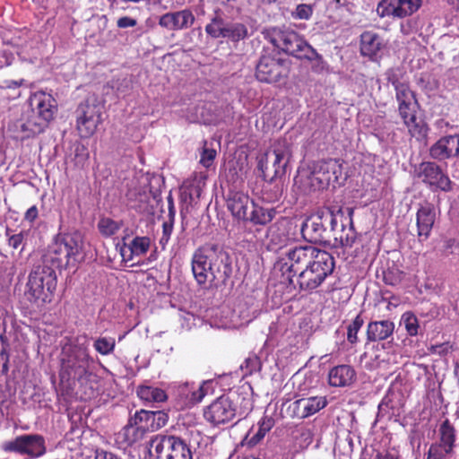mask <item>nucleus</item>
I'll list each match as a JSON object with an SVG mask.
<instances>
[{
    "label": "nucleus",
    "instance_id": "a19ab883",
    "mask_svg": "<svg viewBox=\"0 0 459 459\" xmlns=\"http://www.w3.org/2000/svg\"><path fill=\"white\" fill-rule=\"evenodd\" d=\"M401 321L403 324L406 333L409 336L413 337L418 334L420 325L419 320L414 313L411 311L403 313L402 315Z\"/></svg>",
    "mask_w": 459,
    "mask_h": 459
},
{
    "label": "nucleus",
    "instance_id": "6ab92c4d",
    "mask_svg": "<svg viewBox=\"0 0 459 459\" xmlns=\"http://www.w3.org/2000/svg\"><path fill=\"white\" fill-rule=\"evenodd\" d=\"M235 415L236 407L227 395L218 397L204 411V419L213 426L228 423Z\"/></svg>",
    "mask_w": 459,
    "mask_h": 459
},
{
    "label": "nucleus",
    "instance_id": "20e7f679",
    "mask_svg": "<svg viewBox=\"0 0 459 459\" xmlns=\"http://www.w3.org/2000/svg\"><path fill=\"white\" fill-rule=\"evenodd\" d=\"M342 207L327 206L307 218L301 226L303 238L314 244L330 245L338 227L339 218H343Z\"/></svg>",
    "mask_w": 459,
    "mask_h": 459
},
{
    "label": "nucleus",
    "instance_id": "3c124183",
    "mask_svg": "<svg viewBox=\"0 0 459 459\" xmlns=\"http://www.w3.org/2000/svg\"><path fill=\"white\" fill-rule=\"evenodd\" d=\"M372 459H401V455L396 448L390 447L377 451Z\"/></svg>",
    "mask_w": 459,
    "mask_h": 459
},
{
    "label": "nucleus",
    "instance_id": "2f4dec72",
    "mask_svg": "<svg viewBox=\"0 0 459 459\" xmlns=\"http://www.w3.org/2000/svg\"><path fill=\"white\" fill-rule=\"evenodd\" d=\"M227 22L223 19L221 14V11L217 10L214 13V16L211 19L210 22L205 26L206 34L212 39L222 38Z\"/></svg>",
    "mask_w": 459,
    "mask_h": 459
},
{
    "label": "nucleus",
    "instance_id": "b1692460",
    "mask_svg": "<svg viewBox=\"0 0 459 459\" xmlns=\"http://www.w3.org/2000/svg\"><path fill=\"white\" fill-rule=\"evenodd\" d=\"M346 212L348 218H345V221H347L348 226L344 224L342 218H339L341 221V229H334V236L333 237V240L334 246L339 245L342 247H351L357 238V233L355 231L352 221L354 209L348 207Z\"/></svg>",
    "mask_w": 459,
    "mask_h": 459
},
{
    "label": "nucleus",
    "instance_id": "bb28decb",
    "mask_svg": "<svg viewBox=\"0 0 459 459\" xmlns=\"http://www.w3.org/2000/svg\"><path fill=\"white\" fill-rule=\"evenodd\" d=\"M251 202L247 194L239 191L230 192L227 199V207L233 217L245 221L247 219V208Z\"/></svg>",
    "mask_w": 459,
    "mask_h": 459
},
{
    "label": "nucleus",
    "instance_id": "09e8293b",
    "mask_svg": "<svg viewBox=\"0 0 459 459\" xmlns=\"http://www.w3.org/2000/svg\"><path fill=\"white\" fill-rule=\"evenodd\" d=\"M6 235L8 236V246L13 249L21 248V252L24 249V240L27 233L21 231L17 234L9 236V229L6 230Z\"/></svg>",
    "mask_w": 459,
    "mask_h": 459
},
{
    "label": "nucleus",
    "instance_id": "5fc2aeb1",
    "mask_svg": "<svg viewBox=\"0 0 459 459\" xmlns=\"http://www.w3.org/2000/svg\"><path fill=\"white\" fill-rule=\"evenodd\" d=\"M10 354L5 348L0 351V377L6 376L9 371Z\"/></svg>",
    "mask_w": 459,
    "mask_h": 459
},
{
    "label": "nucleus",
    "instance_id": "13d9d810",
    "mask_svg": "<svg viewBox=\"0 0 459 459\" xmlns=\"http://www.w3.org/2000/svg\"><path fill=\"white\" fill-rule=\"evenodd\" d=\"M137 25V21L134 18H132L130 16H122L117 19V26L119 29H126L134 27Z\"/></svg>",
    "mask_w": 459,
    "mask_h": 459
},
{
    "label": "nucleus",
    "instance_id": "37998d69",
    "mask_svg": "<svg viewBox=\"0 0 459 459\" xmlns=\"http://www.w3.org/2000/svg\"><path fill=\"white\" fill-rule=\"evenodd\" d=\"M212 390V381H204L196 389L191 392L188 403L195 405L200 403Z\"/></svg>",
    "mask_w": 459,
    "mask_h": 459
},
{
    "label": "nucleus",
    "instance_id": "c85d7f7f",
    "mask_svg": "<svg viewBox=\"0 0 459 459\" xmlns=\"http://www.w3.org/2000/svg\"><path fill=\"white\" fill-rule=\"evenodd\" d=\"M382 48L380 37L373 31H365L360 36V54L374 60Z\"/></svg>",
    "mask_w": 459,
    "mask_h": 459
},
{
    "label": "nucleus",
    "instance_id": "6e6552de",
    "mask_svg": "<svg viewBox=\"0 0 459 459\" xmlns=\"http://www.w3.org/2000/svg\"><path fill=\"white\" fill-rule=\"evenodd\" d=\"M105 106L96 96H90L75 109V128L82 139L91 137L103 123Z\"/></svg>",
    "mask_w": 459,
    "mask_h": 459
},
{
    "label": "nucleus",
    "instance_id": "393cba45",
    "mask_svg": "<svg viewBox=\"0 0 459 459\" xmlns=\"http://www.w3.org/2000/svg\"><path fill=\"white\" fill-rule=\"evenodd\" d=\"M394 323L389 319L371 321L367 325V341L376 342L393 338Z\"/></svg>",
    "mask_w": 459,
    "mask_h": 459
},
{
    "label": "nucleus",
    "instance_id": "c9c22d12",
    "mask_svg": "<svg viewBox=\"0 0 459 459\" xmlns=\"http://www.w3.org/2000/svg\"><path fill=\"white\" fill-rule=\"evenodd\" d=\"M398 18L410 16L419 10L421 0H395Z\"/></svg>",
    "mask_w": 459,
    "mask_h": 459
},
{
    "label": "nucleus",
    "instance_id": "ddd939ff",
    "mask_svg": "<svg viewBox=\"0 0 459 459\" xmlns=\"http://www.w3.org/2000/svg\"><path fill=\"white\" fill-rule=\"evenodd\" d=\"M152 432L151 411L140 410L128 419L126 425L117 434V442L126 446L142 440Z\"/></svg>",
    "mask_w": 459,
    "mask_h": 459
},
{
    "label": "nucleus",
    "instance_id": "8fccbe9b",
    "mask_svg": "<svg viewBox=\"0 0 459 459\" xmlns=\"http://www.w3.org/2000/svg\"><path fill=\"white\" fill-rule=\"evenodd\" d=\"M313 14V7L310 4H300L296 7L295 12L292 13V16L295 19L308 20Z\"/></svg>",
    "mask_w": 459,
    "mask_h": 459
},
{
    "label": "nucleus",
    "instance_id": "864d4df0",
    "mask_svg": "<svg viewBox=\"0 0 459 459\" xmlns=\"http://www.w3.org/2000/svg\"><path fill=\"white\" fill-rule=\"evenodd\" d=\"M173 232V223L171 221H165L162 224V236L160 239V245L164 249L169 243L171 234Z\"/></svg>",
    "mask_w": 459,
    "mask_h": 459
},
{
    "label": "nucleus",
    "instance_id": "a18cd8bd",
    "mask_svg": "<svg viewBox=\"0 0 459 459\" xmlns=\"http://www.w3.org/2000/svg\"><path fill=\"white\" fill-rule=\"evenodd\" d=\"M395 0H381L377 7V13L380 17L398 18Z\"/></svg>",
    "mask_w": 459,
    "mask_h": 459
},
{
    "label": "nucleus",
    "instance_id": "dca6fc26",
    "mask_svg": "<svg viewBox=\"0 0 459 459\" xmlns=\"http://www.w3.org/2000/svg\"><path fill=\"white\" fill-rule=\"evenodd\" d=\"M335 261L330 254L325 258L316 262V265L298 275L297 284L300 291L312 292L318 288L325 279L333 273Z\"/></svg>",
    "mask_w": 459,
    "mask_h": 459
},
{
    "label": "nucleus",
    "instance_id": "603ef678",
    "mask_svg": "<svg viewBox=\"0 0 459 459\" xmlns=\"http://www.w3.org/2000/svg\"><path fill=\"white\" fill-rule=\"evenodd\" d=\"M215 157L216 151L214 149L204 148L201 153L200 163L205 168H210Z\"/></svg>",
    "mask_w": 459,
    "mask_h": 459
},
{
    "label": "nucleus",
    "instance_id": "c03bdc74",
    "mask_svg": "<svg viewBox=\"0 0 459 459\" xmlns=\"http://www.w3.org/2000/svg\"><path fill=\"white\" fill-rule=\"evenodd\" d=\"M403 272L396 267H390L383 271V281L390 286H396L403 280Z\"/></svg>",
    "mask_w": 459,
    "mask_h": 459
},
{
    "label": "nucleus",
    "instance_id": "4c0bfd02",
    "mask_svg": "<svg viewBox=\"0 0 459 459\" xmlns=\"http://www.w3.org/2000/svg\"><path fill=\"white\" fill-rule=\"evenodd\" d=\"M364 325V319L361 312L347 325V341L350 344L354 345L359 342L358 333Z\"/></svg>",
    "mask_w": 459,
    "mask_h": 459
},
{
    "label": "nucleus",
    "instance_id": "a878e982",
    "mask_svg": "<svg viewBox=\"0 0 459 459\" xmlns=\"http://www.w3.org/2000/svg\"><path fill=\"white\" fill-rule=\"evenodd\" d=\"M355 380L356 371L351 365H338L332 368L328 372V383L331 386H350Z\"/></svg>",
    "mask_w": 459,
    "mask_h": 459
},
{
    "label": "nucleus",
    "instance_id": "1a4fd4ad",
    "mask_svg": "<svg viewBox=\"0 0 459 459\" xmlns=\"http://www.w3.org/2000/svg\"><path fill=\"white\" fill-rule=\"evenodd\" d=\"M91 360L87 348L80 345L65 346L60 359L61 380H81L89 373Z\"/></svg>",
    "mask_w": 459,
    "mask_h": 459
},
{
    "label": "nucleus",
    "instance_id": "052dcab7",
    "mask_svg": "<svg viewBox=\"0 0 459 459\" xmlns=\"http://www.w3.org/2000/svg\"><path fill=\"white\" fill-rule=\"evenodd\" d=\"M94 459H121L111 452L103 449H96Z\"/></svg>",
    "mask_w": 459,
    "mask_h": 459
},
{
    "label": "nucleus",
    "instance_id": "a211bd4d",
    "mask_svg": "<svg viewBox=\"0 0 459 459\" xmlns=\"http://www.w3.org/2000/svg\"><path fill=\"white\" fill-rule=\"evenodd\" d=\"M414 177L423 183L434 186L442 191L452 190V182L441 167L434 161H422L414 168Z\"/></svg>",
    "mask_w": 459,
    "mask_h": 459
},
{
    "label": "nucleus",
    "instance_id": "79ce46f5",
    "mask_svg": "<svg viewBox=\"0 0 459 459\" xmlns=\"http://www.w3.org/2000/svg\"><path fill=\"white\" fill-rule=\"evenodd\" d=\"M116 341L112 337H99L95 340L93 347L101 355H108L115 350Z\"/></svg>",
    "mask_w": 459,
    "mask_h": 459
},
{
    "label": "nucleus",
    "instance_id": "4be33fe9",
    "mask_svg": "<svg viewBox=\"0 0 459 459\" xmlns=\"http://www.w3.org/2000/svg\"><path fill=\"white\" fill-rule=\"evenodd\" d=\"M326 404L327 401L325 396H311L296 400L290 405L289 410L292 411L293 417L305 419L316 413Z\"/></svg>",
    "mask_w": 459,
    "mask_h": 459
},
{
    "label": "nucleus",
    "instance_id": "7c9ffc66",
    "mask_svg": "<svg viewBox=\"0 0 459 459\" xmlns=\"http://www.w3.org/2000/svg\"><path fill=\"white\" fill-rule=\"evenodd\" d=\"M136 394L142 401L146 403H163L168 399L165 390L152 385H140Z\"/></svg>",
    "mask_w": 459,
    "mask_h": 459
},
{
    "label": "nucleus",
    "instance_id": "c756f323",
    "mask_svg": "<svg viewBox=\"0 0 459 459\" xmlns=\"http://www.w3.org/2000/svg\"><path fill=\"white\" fill-rule=\"evenodd\" d=\"M252 211L247 215V219L245 221H249L254 225L265 226L269 224L276 215V210L274 208H264L258 205L255 202H251Z\"/></svg>",
    "mask_w": 459,
    "mask_h": 459
},
{
    "label": "nucleus",
    "instance_id": "ea45409f",
    "mask_svg": "<svg viewBox=\"0 0 459 459\" xmlns=\"http://www.w3.org/2000/svg\"><path fill=\"white\" fill-rule=\"evenodd\" d=\"M25 83L24 79L20 80H6L4 82V84H0V96L5 97V93L7 91H12V96L10 97L12 100H15L21 96L20 88Z\"/></svg>",
    "mask_w": 459,
    "mask_h": 459
},
{
    "label": "nucleus",
    "instance_id": "5701e85b",
    "mask_svg": "<svg viewBox=\"0 0 459 459\" xmlns=\"http://www.w3.org/2000/svg\"><path fill=\"white\" fill-rule=\"evenodd\" d=\"M435 221L434 205L429 203L420 205L416 212L417 237L420 242H424L430 237Z\"/></svg>",
    "mask_w": 459,
    "mask_h": 459
},
{
    "label": "nucleus",
    "instance_id": "2eb2a0df",
    "mask_svg": "<svg viewBox=\"0 0 459 459\" xmlns=\"http://www.w3.org/2000/svg\"><path fill=\"white\" fill-rule=\"evenodd\" d=\"M289 160V149L285 145L274 146L260 159L258 169L265 179L269 178L272 181L285 175Z\"/></svg>",
    "mask_w": 459,
    "mask_h": 459
},
{
    "label": "nucleus",
    "instance_id": "39448f33",
    "mask_svg": "<svg viewBox=\"0 0 459 459\" xmlns=\"http://www.w3.org/2000/svg\"><path fill=\"white\" fill-rule=\"evenodd\" d=\"M395 90V99L398 103V113L404 126L412 137L420 139L426 136L428 126L417 117L419 102L416 93L411 91L409 83L395 80L392 82Z\"/></svg>",
    "mask_w": 459,
    "mask_h": 459
},
{
    "label": "nucleus",
    "instance_id": "473e14b6",
    "mask_svg": "<svg viewBox=\"0 0 459 459\" xmlns=\"http://www.w3.org/2000/svg\"><path fill=\"white\" fill-rule=\"evenodd\" d=\"M247 36L248 30L245 24L241 22H227L222 38L232 42H238L247 38Z\"/></svg>",
    "mask_w": 459,
    "mask_h": 459
},
{
    "label": "nucleus",
    "instance_id": "412c9836",
    "mask_svg": "<svg viewBox=\"0 0 459 459\" xmlns=\"http://www.w3.org/2000/svg\"><path fill=\"white\" fill-rule=\"evenodd\" d=\"M195 18L193 12L186 8L164 13L159 19V25L169 30H182L190 28L195 23Z\"/></svg>",
    "mask_w": 459,
    "mask_h": 459
},
{
    "label": "nucleus",
    "instance_id": "72a5a7b5",
    "mask_svg": "<svg viewBox=\"0 0 459 459\" xmlns=\"http://www.w3.org/2000/svg\"><path fill=\"white\" fill-rule=\"evenodd\" d=\"M439 442L446 446L448 450H452L455 441V430L449 420H445L438 429Z\"/></svg>",
    "mask_w": 459,
    "mask_h": 459
},
{
    "label": "nucleus",
    "instance_id": "f257e3e1",
    "mask_svg": "<svg viewBox=\"0 0 459 459\" xmlns=\"http://www.w3.org/2000/svg\"><path fill=\"white\" fill-rule=\"evenodd\" d=\"M191 265L194 277L200 286L205 285L208 281L215 285H225L232 273L230 257L216 246L196 249Z\"/></svg>",
    "mask_w": 459,
    "mask_h": 459
},
{
    "label": "nucleus",
    "instance_id": "cd10ccee",
    "mask_svg": "<svg viewBox=\"0 0 459 459\" xmlns=\"http://www.w3.org/2000/svg\"><path fill=\"white\" fill-rule=\"evenodd\" d=\"M151 239L149 237H135L128 245L120 248V253L125 261H131L134 256L145 255L150 248Z\"/></svg>",
    "mask_w": 459,
    "mask_h": 459
},
{
    "label": "nucleus",
    "instance_id": "4d7b16f0",
    "mask_svg": "<svg viewBox=\"0 0 459 459\" xmlns=\"http://www.w3.org/2000/svg\"><path fill=\"white\" fill-rule=\"evenodd\" d=\"M14 61L13 53L8 49L0 48V69L7 67Z\"/></svg>",
    "mask_w": 459,
    "mask_h": 459
},
{
    "label": "nucleus",
    "instance_id": "9b49d317",
    "mask_svg": "<svg viewBox=\"0 0 459 459\" xmlns=\"http://www.w3.org/2000/svg\"><path fill=\"white\" fill-rule=\"evenodd\" d=\"M312 247V245L295 246L281 254L274 264V271L281 273V283L293 285L295 288L293 278H298Z\"/></svg>",
    "mask_w": 459,
    "mask_h": 459
},
{
    "label": "nucleus",
    "instance_id": "f03ea898",
    "mask_svg": "<svg viewBox=\"0 0 459 459\" xmlns=\"http://www.w3.org/2000/svg\"><path fill=\"white\" fill-rule=\"evenodd\" d=\"M28 109L17 123L23 134L22 139H29L43 133L57 112V101L50 92L34 91L28 98Z\"/></svg>",
    "mask_w": 459,
    "mask_h": 459
},
{
    "label": "nucleus",
    "instance_id": "f704fd0d",
    "mask_svg": "<svg viewBox=\"0 0 459 459\" xmlns=\"http://www.w3.org/2000/svg\"><path fill=\"white\" fill-rule=\"evenodd\" d=\"M274 425V420L273 418L268 416H264L258 421V430L249 438L248 445L254 446L257 445L269 432Z\"/></svg>",
    "mask_w": 459,
    "mask_h": 459
},
{
    "label": "nucleus",
    "instance_id": "58836bf2",
    "mask_svg": "<svg viewBox=\"0 0 459 459\" xmlns=\"http://www.w3.org/2000/svg\"><path fill=\"white\" fill-rule=\"evenodd\" d=\"M329 255V252L319 249L316 247L313 246L309 254L307 256V261L304 263L303 268H301L299 275H301V273H306L307 270H309L310 268L316 265V262L319 259L322 260V257L325 258V256Z\"/></svg>",
    "mask_w": 459,
    "mask_h": 459
},
{
    "label": "nucleus",
    "instance_id": "9d476101",
    "mask_svg": "<svg viewBox=\"0 0 459 459\" xmlns=\"http://www.w3.org/2000/svg\"><path fill=\"white\" fill-rule=\"evenodd\" d=\"M151 459H193L189 443L175 435L158 434L150 441Z\"/></svg>",
    "mask_w": 459,
    "mask_h": 459
},
{
    "label": "nucleus",
    "instance_id": "7ed1b4c3",
    "mask_svg": "<svg viewBox=\"0 0 459 459\" xmlns=\"http://www.w3.org/2000/svg\"><path fill=\"white\" fill-rule=\"evenodd\" d=\"M82 238L78 231L58 233L42 255V267L48 271L75 266L82 250Z\"/></svg>",
    "mask_w": 459,
    "mask_h": 459
},
{
    "label": "nucleus",
    "instance_id": "6e6d98bb",
    "mask_svg": "<svg viewBox=\"0 0 459 459\" xmlns=\"http://www.w3.org/2000/svg\"><path fill=\"white\" fill-rule=\"evenodd\" d=\"M449 342H443L439 344L431 345L428 348L430 354L438 356H446L451 350Z\"/></svg>",
    "mask_w": 459,
    "mask_h": 459
},
{
    "label": "nucleus",
    "instance_id": "f3484780",
    "mask_svg": "<svg viewBox=\"0 0 459 459\" xmlns=\"http://www.w3.org/2000/svg\"><path fill=\"white\" fill-rule=\"evenodd\" d=\"M342 172V167L338 160H319L314 165L311 184L318 189L327 188L331 184L338 182Z\"/></svg>",
    "mask_w": 459,
    "mask_h": 459
},
{
    "label": "nucleus",
    "instance_id": "423d86ee",
    "mask_svg": "<svg viewBox=\"0 0 459 459\" xmlns=\"http://www.w3.org/2000/svg\"><path fill=\"white\" fill-rule=\"evenodd\" d=\"M271 43L281 51L299 59L316 60L312 67L316 73L324 69L323 57L298 32L290 29L276 28L273 30Z\"/></svg>",
    "mask_w": 459,
    "mask_h": 459
},
{
    "label": "nucleus",
    "instance_id": "f8f14e48",
    "mask_svg": "<svg viewBox=\"0 0 459 459\" xmlns=\"http://www.w3.org/2000/svg\"><path fill=\"white\" fill-rule=\"evenodd\" d=\"M290 73V62L280 54L264 51L255 66V77L259 82L274 83L287 78Z\"/></svg>",
    "mask_w": 459,
    "mask_h": 459
},
{
    "label": "nucleus",
    "instance_id": "680f3d73",
    "mask_svg": "<svg viewBox=\"0 0 459 459\" xmlns=\"http://www.w3.org/2000/svg\"><path fill=\"white\" fill-rule=\"evenodd\" d=\"M455 240L454 238H449L445 243V247L446 249L451 248L455 245Z\"/></svg>",
    "mask_w": 459,
    "mask_h": 459
},
{
    "label": "nucleus",
    "instance_id": "aec40b11",
    "mask_svg": "<svg viewBox=\"0 0 459 459\" xmlns=\"http://www.w3.org/2000/svg\"><path fill=\"white\" fill-rule=\"evenodd\" d=\"M429 154L437 161L459 157V134L440 137L429 147Z\"/></svg>",
    "mask_w": 459,
    "mask_h": 459
},
{
    "label": "nucleus",
    "instance_id": "de8ad7c7",
    "mask_svg": "<svg viewBox=\"0 0 459 459\" xmlns=\"http://www.w3.org/2000/svg\"><path fill=\"white\" fill-rule=\"evenodd\" d=\"M451 452L452 450H448V448L442 444L435 443L429 446L427 459H443Z\"/></svg>",
    "mask_w": 459,
    "mask_h": 459
},
{
    "label": "nucleus",
    "instance_id": "49530a36",
    "mask_svg": "<svg viewBox=\"0 0 459 459\" xmlns=\"http://www.w3.org/2000/svg\"><path fill=\"white\" fill-rule=\"evenodd\" d=\"M169 421L168 413L158 411H151V424H152V432L156 431L167 425Z\"/></svg>",
    "mask_w": 459,
    "mask_h": 459
},
{
    "label": "nucleus",
    "instance_id": "e2e57ef3",
    "mask_svg": "<svg viewBox=\"0 0 459 459\" xmlns=\"http://www.w3.org/2000/svg\"><path fill=\"white\" fill-rule=\"evenodd\" d=\"M459 371V363H455V372L457 373Z\"/></svg>",
    "mask_w": 459,
    "mask_h": 459
},
{
    "label": "nucleus",
    "instance_id": "0e129e2a",
    "mask_svg": "<svg viewBox=\"0 0 459 459\" xmlns=\"http://www.w3.org/2000/svg\"><path fill=\"white\" fill-rule=\"evenodd\" d=\"M238 0H232V2H237ZM228 3L231 2V0H227Z\"/></svg>",
    "mask_w": 459,
    "mask_h": 459
},
{
    "label": "nucleus",
    "instance_id": "e433bc0d",
    "mask_svg": "<svg viewBox=\"0 0 459 459\" xmlns=\"http://www.w3.org/2000/svg\"><path fill=\"white\" fill-rule=\"evenodd\" d=\"M121 227V221H116L108 217L101 218L98 222L99 231L105 237H111L115 235Z\"/></svg>",
    "mask_w": 459,
    "mask_h": 459
},
{
    "label": "nucleus",
    "instance_id": "4468645a",
    "mask_svg": "<svg viewBox=\"0 0 459 459\" xmlns=\"http://www.w3.org/2000/svg\"><path fill=\"white\" fill-rule=\"evenodd\" d=\"M2 450L5 453H13L25 455L29 458H38L47 452L46 442L39 434H23L2 444Z\"/></svg>",
    "mask_w": 459,
    "mask_h": 459
},
{
    "label": "nucleus",
    "instance_id": "0eeeda50",
    "mask_svg": "<svg viewBox=\"0 0 459 459\" xmlns=\"http://www.w3.org/2000/svg\"><path fill=\"white\" fill-rule=\"evenodd\" d=\"M56 285L57 278L55 272L38 267L29 275L24 296L32 305L41 307L52 302Z\"/></svg>",
    "mask_w": 459,
    "mask_h": 459
},
{
    "label": "nucleus",
    "instance_id": "bf43d9fd",
    "mask_svg": "<svg viewBox=\"0 0 459 459\" xmlns=\"http://www.w3.org/2000/svg\"><path fill=\"white\" fill-rule=\"evenodd\" d=\"M38 216H39V210L36 205H32L26 211V212L24 214V220L32 223L35 221V220L38 218Z\"/></svg>",
    "mask_w": 459,
    "mask_h": 459
}]
</instances>
